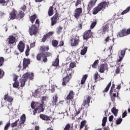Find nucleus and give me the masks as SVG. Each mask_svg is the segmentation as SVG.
Wrapping results in <instances>:
<instances>
[{
  "label": "nucleus",
  "instance_id": "f257e3e1",
  "mask_svg": "<svg viewBox=\"0 0 130 130\" xmlns=\"http://www.w3.org/2000/svg\"><path fill=\"white\" fill-rule=\"evenodd\" d=\"M75 67H76V62H73L70 63L69 69L68 70V71L71 70V72L69 73V74H67V76L62 78V86H66L67 84L69 83V82H70V80L72 79V75H74L75 73L74 71L72 70V69H74Z\"/></svg>",
  "mask_w": 130,
  "mask_h": 130
},
{
  "label": "nucleus",
  "instance_id": "f03ea898",
  "mask_svg": "<svg viewBox=\"0 0 130 130\" xmlns=\"http://www.w3.org/2000/svg\"><path fill=\"white\" fill-rule=\"evenodd\" d=\"M109 4V3L108 2H102L100 4H99L97 7L94 8L92 11L93 15H96V14H98L99 12H100L102 10H105L106 7L108 8Z\"/></svg>",
  "mask_w": 130,
  "mask_h": 130
},
{
  "label": "nucleus",
  "instance_id": "7ed1b4c3",
  "mask_svg": "<svg viewBox=\"0 0 130 130\" xmlns=\"http://www.w3.org/2000/svg\"><path fill=\"white\" fill-rule=\"evenodd\" d=\"M34 77V73H25L23 75L22 78L20 79V83L21 87H24L26 84V81H27L28 79L30 80H32Z\"/></svg>",
  "mask_w": 130,
  "mask_h": 130
},
{
  "label": "nucleus",
  "instance_id": "20e7f679",
  "mask_svg": "<svg viewBox=\"0 0 130 130\" xmlns=\"http://www.w3.org/2000/svg\"><path fill=\"white\" fill-rule=\"evenodd\" d=\"M49 50V47L48 46H45V45H43L42 46H41V47L40 48V51L41 52L40 53H38L36 56L37 60H42V58L43 59L44 53H46V51H48Z\"/></svg>",
  "mask_w": 130,
  "mask_h": 130
},
{
  "label": "nucleus",
  "instance_id": "39448f33",
  "mask_svg": "<svg viewBox=\"0 0 130 130\" xmlns=\"http://www.w3.org/2000/svg\"><path fill=\"white\" fill-rule=\"evenodd\" d=\"M70 42L71 46H77V45H79L80 42L79 36H78V35L74 36L70 39Z\"/></svg>",
  "mask_w": 130,
  "mask_h": 130
},
{
  "label": "nucleus",
  "instance_id": "423d86ee",
  "mask_svg": "<svg viewBox=\"0 0 130 130\" xmlns=\"http://www.w3.org/2000/svg\"><path fill=\"white\" fill-rule=\"evenodd\" d=\"M130 34V28L128 29H122L117 34V37H123Z\"/></svg>",
  "mask_w": 130,
  "mask_h": 130
},
{
  "label": "nucleus",
  "instance_id": "0eeeda50",
  "mask_svg": "<svg viewBox=\"0 0 130 130\" xmlns=\"http://www.w3.org/2000/svg\"><path fill=\"white\" fill-rule=\"evenodd\" d=\"M28 32L31 36L32 35H36L38 32V28L36 25H31V27L29 28Z\"/></svg>",
  "mask_w": 130,
  "mask_h": 130
},
{
  "label": "nucleus",
  "instance_id": "6e6552de",
  "mask_svg": "<svg viewBox=\"0 0 130 130\" xmlns=\"http://www.w3.org/2000/svg\"><path fill=\"white\" fill-rule=\"evenodd\" d=\"M115 86L116 85L115 83H113L110 88L109 94L110 95H113V96L114 97H117V96L118 95V91H117L116 89H115Z\"/></svg>",
  "mask_w": 130,
  "mask_h": 130
},
{
  "label": "nucleus",
  "instance_id": "1a4fd4ad",
  "mask_svg": "<svg viewBox=\"0 0 130 130\" xmlns=\"http://www.w3.org/2000/svg\"><path fill=\"white\" fill-rule=\"evenodd\" d=\"M109 24H107L105 26H103L102 29L98 30V34H105L106 32H108L109 31Z\"/></svg>",
  "mask_w": 130,
  "mask_h": 130
},
{
  "label": "nucleus",
  "instance_id": "9d476101",
  "mask_svg": "<svg viewBox=\"0 0 130 130\" xmlns=\"http://www.w3.org/2000/svg\"><path fill=\"white\" fill-rule=\"evenodd\" d=\"M92 34L93 33L90 29L85 31V32L83 33V39L85 40H88V39L91 38L92 37Z\"/></svg>",
  "mask_w": 130,
  "mask_h": 130
},
{
  "label": "nucleus",
  "instance_id": "9b49d317",
  "mask_svg": "<svg viewBox=\"0 0 130 130\" xmlns=\"http://www.w3.org/2000/svg\"><path fill=\"white\" fill-rule=\"evenodd\" d=\"M106 70H108V65L107 63H102L98 67V71L100 73H104Z\"/></svg>",
  "mask_w": 130,
  "mask_h": 130
},
{
  "label": "nucleus",
  "instance_id": "f8f14e48",
  "mask_svg": "<svg viewBox=\"0 0 130 130\" xmlns=\"http://www.w3.org/2000/svg\"><path fill=\"white\" fill-rule=\"evenodd\" d=\"M37 111H38V113H40V112L44 111V105L42 103H41L39 106L36 108L35 110L33 111V114L35 115L36 114Z\"/></svg>",
  "mask_w": 130,
  "mask_h": 130
},
{
  "label": "nucleus",
  "instance_id": "ddd939ff",
  "mask_svg": "<svg viewBox=\"0 0 130 130\" xmlns=\"http://www.w3.org/2000/svg\"><path fill=\"white\" fill-rule=\"evenodd\" d=\"M59 14L58 13H56L55 15L51 18V25L54 26L55 24H56L58 20H59Z\"/></svg>",
  "mask_w": 130,
  "mask_h": 130
},
{
  "label": "nucleus",
  "instance_id": "4468645a",
  "mask_svg": "<svg viewBox=\"0 0 130 130\" xmlns=\"http://www.w3.org/2000/svg\"><path fill=\"white\" fill-rule=\"evenodd\" d=\"M31 59L30 58H26L24 57L23 59V70L26 69L30 64Z\"/></svg>",
  "mask_w": 130,
  "mask_h": 130
},
{
  "label": "nucleus",
  "instance_id": "2eb2a0df",
  "mask_svg": "<svg viewBox=\"0 0 130 130\" xmlns=\"http://www.w3.org/2000/svg\"><path fill=\"white\" fill-rule=\"evenodd\" d=\"M82 13V8H78L75 9L74 12V17L76 19H78L79 17L81 16V14Z\"/></svg>",
  "mask_w": 130,
  "mask_h": 130
},
{
  "label": "nucleus",
  "instance_id": "dca6fc26",
  "mask_svg": "<svg viewBox=\"0 0 130 130\" xmlns=\"http://www.w3.org/2000/svg\"><path fill=\"white\" fill-rule=\"evenodd\" d=\"M98 2V0H91L90 1V2H89V3L88 4V7H87V11L88 12H90L91 10V9H92V8H93V7H94V6H95L96 3Z\"/></svg>",
  "mask_w": 130,
  "mask_h": 130
},
{
  "label": "nucleus",
  "instance_id": "f3484780",
  "mask_svg": "<svg viewBox=\"0 0 130 130\" xmlns=\"http://www.w3.org/2000/svg\"><path fill=\"white\" fill-rule=\"evenodd\" d=\"M17 11H16L15 9H13L11 13H10V19L11 20H15V19H17Z\"/></svg>",
  "mask_w": 130,
  "mask_h": 130
},
{
  "label": "nucleus",
  "instance_id": "a211bd4d",
  "mask_svg": "<svg viewBox=\"0 0 130 130\" xmlns=\"http://www.w3.org/2000/svg\"><path fill=\"white\" fill-rule=\"evenodd\" d=\"M86 97V99H85L83 101V103H82V106H84L85 107H89L90 105L91 97L89 95H87Z\"/></svg>",
  "mask_w": 130,
  "mask_h": 130
},
{
  "label": "nucleus",
  "instance_id": "6ab92c4d",
  "mask_svg": "<svg viewBox=\"0 0 130 130\" xmlns=\"http://www.w3.org/2000/svg\"><path fill=\"white\" fill-rule=\"evenodd\" d=\"M8 43L10 44V45H15L16 43V37L13 36H10L9 38H8Z\"/></svg>",
  "mask_w": 130,
  "mask_h": 130
},
{
  "label": "nucleus",
  "instance_id": "aec40b11",
  "mask_svg": "<svg viewBox=\"0 0 130 130\" xmlns=\"http://www.w3.org/2000/svg\"><path fill=\"white\" fill-rule=\"evenodd\" d=\"M75 95V92L73 90H70L68 94L67 95L66 99V100H73L74 98V96Z\"/></svg>",
  "mask_w": 130,
  "mask_h": 130
},
{
  "label": "nucleus",
  "instance_id": "412c9836",
  "mask_svg": "<svg viewBox=\"0 0 130 130\" xmlns=\"http://www.w3.org/2000/svg\"><path fill=\"white\" fill-rule=\"evenodd\" d=\"M18 49L20 52H23L25 49V43L23 41H20L17 46Z\"/></svg>",
  "mask_w": 130,
  "mask_h": 130
},
{
  "label": "nucleus",
  "instance_id": "4be33fe9",
  "mask_svg": "<svg viewBox=\"0 0 130 130\" xmlns=\"http://www.w3.org/2000/svg\"><path fill=\"white\" fill-rule=\"evenodd\" d=\"M54 34V32L50 31L48 33H47L45 35H44L42 39L41 40V42H45L46 41L47 38H50L51 36H52Z\"/></svg>",
  "mask_w": 130,
  "mask_h": 130
},
{
  "label": "nucleus",
  "instance_id": "5701e85b",
  "mask_svg": "<svg viewBox=\"0 0 130 130\" xmlns=\"http://www.w3.org/2000/svg\"><path fill=\"white\" fill-rule=\"evenodd\" d=\"M44 56L43 57V61L44 62H47L48 61V58L49 56H51L52 55V53L51 52H48V51H46L45 53L44 54Z\"/></svg>",
  "mask_w": 130,
  "mask_h": 130
},
{
  "label": "nucleus",
  "instance_id": "b1692460",
  "mask_svg": "<svg viewBox=\"0 0 130 130\" xmlns=\"http://www.w3.org/2000/svg\"><path fill=\"white\" fill-rule=\"evenodd\" d=\"M126 49H122L120 52V55L119 56V58H118V61L120 62L122 60L124 55L125 54Z\"/></svg>",
  "mask_w": 130,
  "mask_h": 130
},
{
  "label": "nucleus",
  "instance_id": "393cba45",
  "mask_svg": "<svg viewBox=\"0 0 130 130\" xmlns=\"http://www.w3.org/2000/svg\"><path fill=\"white\" fill-rule=\"evenodd\" d=\"M58 98V97L57 94H55L54 95V96H53V100H52L53 106H54L55 105L56 106Z\"/></svg>",
  "mask_w": 130,
  "mask_h": 130
},
{
  "label": "nucleus",
  "instance_id": "a878e982",
  "mask_svg": "<svg viewBox=\"0 0 130 130\" xmlns=\"http://www.w3.org/2000/svg\"><path fill=\"white\" fill-rule=\"evenodd\" d=\"M25 14L24 12H22V11H19L18 14H17V12L16 13V19H19V20L20 19H22L24 17Z\"/></svg>",
  "mask_w": 130,
  "mask_h": 130
},
{
  "label": "nucleus",
  "instance_id": "bb28decb",
  "mask_svg": "<svg viewBox=\"0 0 130 130\" xmlns=\"http://www.w3.org/2000/svg\"><path fill=\"white\" fill-rule=\"evenodd\" d=\"M4 100H7V101L9 102H12L13 98L11 96H9L8 94H6V95H4Z\"/></svg>",
  "mask_w": 130,
  "mask_h": 130
},
{
  "label": "nucleus",
  "instance_id": "cd10ccee",
  "mask_svg": "<svg viewBox=\"0 0 130 130\" xmlns=\"http://www.w3.org/2000/svg\"><path fill=\"white\" fill-rule=\"evenodd\" d=\"M59 55H57L56 58H55V60L54 61H53V62H52L53 66L58 67V66H59Z\"/></svg>",
  "mask_w": 130,
  "mask_h": 130
},
{
  "label": "nucleus",
  "instance_id": "c85d7f7f",
  "mask_svg": "<svg viewBox=\"0 0 130 130\" xmlns=\"http://www.w3.org/2000/svg\"><path fill=\"white\" fill-rule=\"evenodd\" d=\"M40 117L44 120H49V119H50L49 116H48V115H46V114H43L42 113L40 114Z\"/></svg>",
  "mask_w": 130,
  "mask_h": 130
},
{
  "label": "nucleus",
  "instance_id": "c756f323",
  "mask_svg": "<svg viewBox=\"0 0 130 130\" xmlns=\"http://www.w3.org/2000/svg\"><path fill=\"white\" fill-rule=\"evenodd\" d=\"M25 120H26V114H25V113H23V114H22L20 117V124L24 123Z\"/></svg>",
  "mask_w": 130,
  "mask_h": 130
},
{
  "label": "nucleus",
  "instance_id": "7c9ffc66",
  "mask_svg": "<svg viewBox=\"0 0 130 130\" xmlns=\"http://www.w3.org/2000/svg\"><path fill=\"white\" fill-rule=\"evenodd\" d=\"M112 85V81H110L108 85H107L106 88H105L104 90H103V92L106 93V92H108L111 86Z\"/></svg>",
  "mask_w": 130,
  "mask_h": 130
},
{
  "label": "nucleus",
  "instance_id": "2f4dec72",
  "mask_svg": "<svg viewBox=\"0 0 130 130\" xmlns=\"http://www.w3.org/2000/svg\"><path fill=\"white\" fill-rule=\"evenodd\" d=\"M37 18H38V17H37V15H36V14L32 15V16H30V17L29 18V20H30V22L32 23V24H33V23H34V22H35L36 19H37Z\"/></svg>",
  "mask_w": 130,
  "mask_h": 130
},
{
  "label": "nucleus",
  "instance_id": "473e14b6",
  "mask_svg": "<svg viewBox=\"0 0 130 130\" xmlns=\"http://www.w3.org/2000/svg\"><path fill=\"white\" fill-rule=\"evenodd\" d=\"M87 78H88V75H84L82 77V79H81V84L82 85H83L84 84H85Z\"/></svg>",
  "mask_w": 130,
  "mask_h": 130
},
{
  "label": "nucleus",
  "instance_id": "72a5a7b5",
  "mask_svg": "<svg viewBox=\"0 0 130 130\" xmlns=\"http://www.w3.org/2000/svg\"><path fill=\"white\" fill-rule=\"evenodd\" d=\"M111 111L115 116H117L118 109H116V107H113L111 109Z\"/></svg>",
  "mask_w": 130,
  "mask_h": 130
},
{
  "label": "nucleus",
  "instance_id": "f704fd0d",
  "mask_svg": "<svg viewBox=\"0 0 130 130\" xmlns=\"http://www.w3.org/2000/svg\"><path fill=\"white\" fill-rule=\"evenodd\" d=\"M54 13H53V7L51 6L49 7V9L48 11V15L49 16H52V15H53Z\"/></svg>",
  "mask_w": 130,
  "mask_h": 130
},
{
  "label": "nucleus",
  "instance_id": "c9c22d12",
  "mask_svg": "<svg viewBox=\"0 0 130 130\" xmlns=\"http://www.w3.org/2000/svg\"><path fill=\"white\" fill-rule=\"evenodd\" d=\"M107 119H108V118L107 116H104V117H103L102 120V125L103 126H105L106 124V122L107 121Z\"/></svg>",
  "mask_w": 130,
  "mask_h": 130
},
{
  "label": "nucleus",
  "instance_id": "e433bc0d",
  "mask_svg": "<svg viewBox=\"0 0 130 130\" xmlns=\"http://www.w3.org/2000/svg\"><path fill=\"white\" fill-rule=\"evenodd\" d=\"M99 63V59H96L92 64V67L96 69Z\"/></svg>",
  "mask_w": 130,
  "mask_h": 130
},
{
  "label": "nucleus",
  "instance_id": "4c0bfd02",
  "mask_svg": "<svg viewBox=\"0 0 130 130\" xmlns=\"http://www.w3.org/2000/svg\"><path fill=\"white\" fill-rule=\"evenodd\" d=\"M87 49H88V47H84L83 49L81 50L80 54L82 55H84V54L86 53Z\"/></svg>",
  "mask_w": 130,
  "mask_h": 130
},
{
  "label": "nucleus",
  "instance_id": "58836bf2",
  "mask_svg": "<svg viewBox=\"0 0 130 130\" xmlns=\"http://www.w3.org/2000/svg\"><path fill=\"white\" fill-rule=\"evenodd\" d=\"M5 75V72L2 69H0V79H3Z\"/></svg>",
  "mask_w": 130,
  "mask_h": 130
},
{
  "label": "nucleus",
  "instance_id": "ea45409f",
  "mask_svg": "<svg viewBox=\"0 0 130 130\" xmlns=\"http://www.w3.org/2000/svg\"><path fill=\"white\" fill-rule=\"evenodd\" d=\"M97 24V21L96 20H95L92 23H91L90 28V29H93L94 27H95L96 25Z\"/></svg>",
  "mask_w": 130,
  "mask_h": 130
},
{
  "label": "nucleus",
  "instance_id": "a19ab883",
  "mask_svg": "<svg viewBox=\"0 0 130 130\" xmlns=\"http://www.w3.org/2000/svg\"><path fill=\"white\" fill-rule=\"evenodd\" d=\"M18 121H19V119H17V120H15V121H14V122L11 123V127H15V126H17V125H18Z\"/></svg>",
  "mask_w": 130,
  "mask_h": 130
},
{
  "label": "nucleus",
  "instance_id": "79ce46f5",
  "mask_svg": "<svg viewBox=\"0 0 130 130\" xmlns=\"http://www.w3.org/2000/svg\"><path fill=\"white\" fill-rule=\"evenodd\" d=\"M86 122V120H82L80 123V127L79 128L80 130L82 129L83 127H84V125H85Z\"/></svg>",
  "mask_w": 130,
  "mask_h": 130
},
{
  "label": "nucleus",
  "instance_id": "37998d69",
  "mask_svg": "<svg viewBox=\"0 0 130 130\" xmlns=\"http://www.w3.org/2000/svg\"><path fill=\"white\" fill-rule=\"evenodd\" d=\"M71 126V125L70 123H67V124H66V125L64 126L63 130H70Z\"/></svg>",
  "mask_w": 130,
  "mask_h": 130
},
{
  "label": "nucleus",
  "instance_id": "c03bdc74",
  "mask_svg": "<svg viewBox=\"0 0 130 130\" xmlns=\"http://www.w3.org/2000/svg\"><path fill=\"white\" fill-rule=\"evenodd\" d=\"M19 86H20V84L18 82V81H17V80L14 82V83L13 84V86L14 87V88H18L19 87Z\"/></svg>",
  "mask_w": 130,
  "mask_h": 130
},
{
  "label": "nucleus",
  "instance_id": "a18cd8bd",
  "mask_svg": "<svg viewBox=\"0 0 130 130\" xmlns=\"http://www.w3.org/2000/svg\"><path fill=\"white\" fill-rule=\"evenodd\" d=\"M58 44V41L57 40H52V45L54 47H56Z\"/></svg>",
  "mask_w": 130,
  "mask_h": 130
},
{
  "label": "nucleus",
  "instance_id": "49530a36",
  "mask_svg": "<svg viewBox=\"0 0 130 130\" xmlns=\"http://www.w3.org/2000/svg\"><path fill=\"white\" fill-rule=\"evenodd\" d=\"M10 124H11V121L10 120H9V121H8V122L6 123V125H5L4 129L8 130Z\"/></svg>",
  "mask_w": 130,
  "mask_h": 130
},
{
  "label": "nucleus",
  "instance_id": "de8ad7c7",
  "mask_svg": "<svg viewBox=\"0 0 130 130\" xmlns=\"http://www.w3.org/2000/svg\"><path fill=\"white\" fill-rule=\"evenodd\" d=\"M5 62V58L3 56L0 57V67H2Z\"/></svg>",
  "mask_w": 130,
  "mask_h": 130
},
{
  "label": "nucleus",
  "instance_id": "09e8293b",
  "mask_svg": "<svg viewBox=\"0 0 130 130\" xmlns=\"http://www.w3.org/2000/svg\"><path fill=\"white\" fill-rule=\"evenodd\" d=\"M129 11H130V7H128V8H127V9H126V10H125L124 11H123V12H122L121 14L124 15L125 14L128 13V12H129Z\"/></svg>",
  "mask_w": 130,
  "mask_h": 130
},
{
  "label": "nucleus",
  "instance_id": "8fccbe9b",
  "mask_svg": "<svg viewBox=\"0 0 130 130\" xmlns=\"http://www.w3.org/2000/svg\"><path fill=\"white\" fill-rule=\"evenodd\" d=\"M98 78H99V74H98V72H96V73H95V74H94V79L95 82H98Z\"/></svg>",
  "mask_w": 130,
  "mask_h": 130
},
{
  "label": "nucleus",
  "instance_id": "3c124183",
  "mask_svg": "<svg viewBox=\"0 0 130 130\" xmlns=\"http://www.w3.org/2000/svg\"><path fill=\"white\" fill-rule=\"evenodd\" d=\"M29 51H30V48H29L28 45H27V48H26V51H25V55H26V56H28V55H29Z\"/></svg>",
  "mask_w": 130,
  "mask_h": 130
},
{
  "label": "nucleus",
  "instance_id": "603ef678",
  "mask_svg": "<svg viewBox=\"0 0 130 130\" xmlns=\"http://www.w3.org/2000/svg\"><path fill=\"white\" fill-rule=\"evenodd\" d=\"M62 29H63V27H61V26H59L57 28V32L58 33V34H60L62 32Z\"/></svg>",
  "mask_w": 130,
  "mask_h": 130
},
{
  "label": "nucleus",
  "instance_id": "864d4df0",
  "mask_svg": "<svg viewBox=\"0 0 130 130\" xmlns=\"http://www.w3.org/2000/svg\"><path fill=\"white\" fill-rule=\"evenodd\" d=\"M121 121H122V118H117L116 120V124H120L121 123Z\"/></svg>",
  "mask_w": 130,
  "mask_h": 130
},
{
  "label": "nucleus",
  "instance_id": "5fc2aeb1",
  "mask_svg": "<svg viewBox=\"0 0 130 130\" xmlns=\"http://www.w3.org/2000/svg\"><path fill=\"white\" fill-rule=\"evenodd\" d=\"M83 1V0H77L76 3L75 4V7H78L79 5H81V3Z\"/></svg>",
  "mask_w": 130,
  "mask_h": 130
},
{
  "label": "nucleus",
  "instance_id": "6e6d98bb",
  "mask_svg": "<svg viewBox=\"0 0 130 130\" xmlns=\"http://www.w3.org/2000/svg\"><path fill=\"white\" fill-rule=\"evenodd\" d=\"M82 107H81L80 108H78V109L76 110V113L75 115H78V114L80 113L81 111H82Z\"/></svg>",
  "mask_w": 130,
  "mask_h": 130
},
{
  "label": "nucleus",
  "instance_id": "4d7b16f0",
  "mask_svg": "<svg viewBox=\"0 0 130 130\" xmlns=\"http://www.w3.org/2000/svg\"><path fill=\"white\" fill-rule=\"evenodd\" d=\"M35 101H32L31 103V107L34 109V110H35V109H36V106H35Z\"/></svg>",
  "mask_w": 130,
  "mask_h": 130
},
{
  "label": "nucleus",
  "instance_id": "13d9d810",
  "mask_svg": "<svg viewBox=\"0 0 130 130\" xmlns=\"http://www.w3.org/2000/svg\"><path fill=\"white\" fill-rule=\"evenodd\" d=\"M36 20L35 22V24L36 25H38V27H40V21L39 20V19H37V18H36Z\"/></svg>",
  "mask_w": 130,
  "mask_h": 130
},
{
  "label": "nucleus",
  "instance_id": "bf43d9fd",
  "mask_svg": "<svg viewBox=\"0 0 130 130\" xmlns=\"http://www.w3.org/2000/svg\"><path fill=\"white\" fill-rule=\"evenodd\" d=\"M110 40H112V39H111L110 36H108L107 37H106V38L105 39V41L106 43H107L108 42H109V41Z\"/></svg>",
  "mask_w": 130,
  "mask_h": 130
},
{
  "label": "nucleus",
  "instance_id": "052dcab7",
  "mask_svg": "<svg viewBox=\"0 0 130 130\" xmlns=\"http://www.w3.org/2000/svg\"><path fill=\"white\" fill-rule=\"evenodd\" d=\"M34 94H35V95L39 96L40 94V92H39V91H38V90H36Z\"/></svg>",
  "mask_w": 130,
  "mask_h": 130
},
{
  "label": "nucleus",
  "instance_id": "680f3d73",
  "mask_svg": "<svg viewBox=\"0 0 130 130\" xmlns=\"http://www.w3.org/2000/svg\"><path fill=\"white\" fill-rule=\"evenodd\" d=\"M114 119V115H110L109 117V121H112Z\"/></svg>",
  "mask_w": 130,
  "mask_h": 130
},
{
  "label": "nucleus",
  "instance_id": "e2e57ef3",
  "mask_svg": "<svg viewBox=\"0 0 130 130\" xmlns=\"http://www.w3.org/2000/svg\"><path fill=\"white\" fill-rule=\"evenodd\" d=\"M127 115V111H126V110H125V111L122 113V117H125V116H126Z\"/></svg>",
  "mask_w": 130,
  "mask_h": 130
},
{
  "label": "nucleus",
  "instance_id": "0e129e2a",
  "mask_svg": "<svg viewBox=\"0 0 130 130\" xmlns=\"http://www.w3.org/2000/svg\"><path fill=\"white\" fill-rule=\"evenodd\" d=\"M18 80V76L17 75H14L13 81L16 82Z\"/></svg>",
  "mask_w": 130,
  "mask_h": 130
},
{
  "label": "nucleus",
  "instance_id": "69168bd1",
  "mask_svg": "<svg viewBox=\"0 0 130 130\" xmlns=\"http://www.w3.org/2000/svg\"><path fill=\"white\" fill-rule=\"evenodd\" d=\"M63 45L64 41L63 40H61V41H60L58 46H63Z\"/></svg>",
  "mask_w": 130,
  "mask_h": 130
},
{
  "label": "nucleus",
  "instance_id": "338daca9",
  "mask_svg": "<svg viewBox=\"0 0 130 130\" xmlns=\"http://www.w3.org/2000/svg\"><path fill=\"white\" fill-rule=\"evenodd\" d=\"M121 88V84H119L118 85H117L116 86V89L117 90H119Z\"/></svg>",
  "mask_w": 130,
  "mask_h": 130
},
{
  "label": "nucleus",
  "instance_id": "774afa93",
  "mask_svg": "<svg viewBox=\"0 0 130 130\" xmlns=\"http://www.w3.org/2000/svg\"><path fill=\"white\" fill-rule=\"evenodd\" d=\"M47 98V96H43L42 98V101L43 102L45 101Z\"/></svg>",
  "mask_w": 130,
  "mask_h": 130
}]
</instances>
